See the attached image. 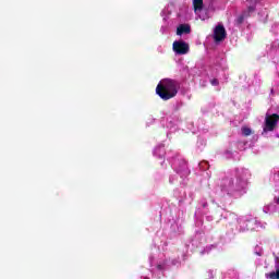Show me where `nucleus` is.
<instances>
[{
	"instance_id": "f257e3e1",
	"label": "nucleus",
	"mask_w": 279,
	"mask_h": 279,
	"mask_svg": "<svg viewBox=\"0 0 279 279\" xmlns=\"http://www.w3.org/2000/svg\"><path fill=\"white\" fill-rule=\"evenodd\" d=\"M156 93H157V95H159V97L161 99H165L166 101L168 99H172V97L174 95H178V89L175 87V82H173L171 80L161 81L157 85Z\"/></svg>"
},
{
	"instance_id": "f03ea898",
	"label": "nucleus",
	"mask_w": 279,
	"mask_h": 279,
	"mask_svg": "<svg viewBox=\"0 0 279 279\" xmlns=\"http://www.w3.org/2000/svg\"><path fill=\"white\" fill-rule=\"evenodd\" d=\"M279 121L278 114H271L266 117V124L264 128V132H272L274 128H276V124Z\"/></svg>"
},
{
	"instance_id": "7ed1b4c3",
	"label": "nucleus",
	"mask_w": 279,
	"mask_h": 279,
	"mask_svg": "<svg viewBox=\"0 0 279 279\" xmlns=\"http://www.w3.org/2000/svg\"><path fill=\"white\" fill-rule=\"evenodd\" d=\"M173 51H175V53H179L180 56H184L185 53H189V44L184 41H174Z\"/></svg>"
},
{
	"instance_id": "20e7f679",
	"label": "nucleus",
	"mask_w": 279,
	"mask_h": 279,
	"mask_svg": "<svg viewBox=\"0 0 279 279\" xmlns=\"http://www.w3.org/2000/svg\"><path fill=\"white\" fill-rule=\"evenodd\" d=\"M214 38L216 43H219L226 38V28L223 26L218 25L214 31Z\"/></svg>"
},
{
	"instance_id": "39448f33",
	"label": "nucleus",
	"mask_w": 279,
	"mask_h": 279,
	"mask_svg": "<svg viewBox=\"0 0 279 279\" xmlns=\"http://www.w3.org/2000/svg\"><path fill=\"white\" fill-rule=\"evenodd\" d=\"M191 32V26L186 25V24H181L178 28H177V34L178 36H182V34H189Z\"/></svg>"
},
{
	"instance_id": "423d86ee",
	"label": "nucleus",
	"mask_w": 279,
	"mask_h": 279,
	"mask_svg": "<svg viewBox=\"0 0 279 279\" xmlns=\"http://www.w3.org/2000/svg\"><path fill=\"white\" fill-rule=\"evenodd\" d=\"M193 5L195 14H199L202 12V8H204V0H194Z\"/></svg>"
},
{
	"instance_id": "0eeeda50",
	"label": "nucleus",
	"mask_w": 279,
	"mask_h": 279,
	"mask_svg": "<svg viewBox=\"0 0 279 279\" xmlns=\"http://www.w3.org/2000/svg\"><path fill=\"white\" fill-rule=\"evenodd\" d=\"M242 134H244V136H250V134H252V129L247 126H243Z\"/></svg>"
},
{
	"instance_id": "6e6552de",
	"label": "nucleus",
	"mask_w": 279,
	"mask_h": 279,
	"mask_svg": "<svg viewBox=\"0 0 279 279\" xmlns=\"http://www.w3.org/2000/svg\"><path fill=\"white\" fill-rule=\"evenodd\" d=\"M211 84H213V86H217V84H219V81L213 80V81H211Z\"/></svg>"
},
{
	"instance_id": "1a4fd4ad",
	"label": "nucleus",
	"mask_w": 279,
	"mask_h": 279,
	"mask_svg": "<svg viewBox=\"0 0 279 279\" xmlns=\"http://www.w3.org/2000/svg\"><path fill=\"white\" fill-rule=\"evenodd\" d=\"M199 19H202V21H204V17L199 16Z\"/></svg>"
},
{
	"instance_id": "9d476101",
	"label": "nucleus",
	"mask_w": 279,
	"mask_h": 279,
	"mask_svg": "<svg viewBox=\"0 0 279 279\" xmlns=\"http://www.w3.org/2000/svg\"><path fill=\"white\" fill-rule=\"evenodd\" d=\"M277 204H279V198H278V201H277Z\"/></svg>"
}]
</instances>
